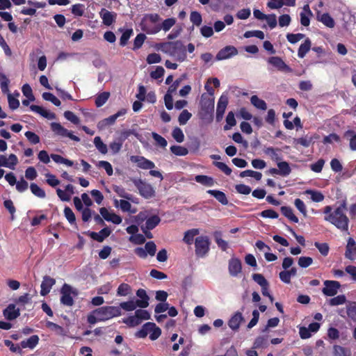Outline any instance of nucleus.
Returning a JSON list of instances; mask_svg holds the SVG:
<instances>
[{
  "instance_id": "nucleus-1",
  "label": "nucleus",
  "mask_w": 356,
  "mask_h": 356,
  "mask_svg": "<svg viewBox=\"0 0 356 356\" xmlns=\"http://www.w3.org/2000/svg\"><path fill=\"white\" fill-rule=\"evenodd\" d=\"M347 210L346 202L343 201L333 211L331 206L324 208V220L334 225L341 232H348L349 219L345 212Z\"/></svg>"
},
{
  "instance_id": "nucleus-2",
  "label": "nucleus",
  "mask_w": 356,
  "mask_h": 356,
  "mask_svg": "<svg viewBox=\"0 0 356 356\" xmlns=\"http://www.w3.org/2000/svg\"><path fill=\"white\" fill-rule=\"evenodd\" d=\"M156 48L172 56H176L179 62L186 58V48L180 40L159 43L156 45Z\"/></svg>"
},
{
  "instance_id": "nucleus-3",
  "label": "nucleus",
  "mask_w": 356,
  "mask_h": 356,
  "mask_svg": "<svg viewBox=\"0 0 356 356\" xmlns=\"http://www.w3.org/2000/svg\"><path fill=\"white\" fill-rule=\"evenodd\" d=\"M195 254L197 258L206 257L209 251L211 240L207 235L197 236L195 238Z\"/></svg>"
},
{
  "instance_id": "nucleus-4",
  "label": "nucleus",
  "mask_w": 356,
  "mask_h": 356,
  "mask_svg": "<svg viewBox=\"0 0 356 356\" xmlns=\"http://www.w3.org/2000/svg\"><path fill=\"white\" fill-rule=\"evenodd\" d=\"M161 19L157 13L146 14L141 21V29L147 34H156L159 32L154 31L159 27L158 22Z\"/></svg>"
},
{
  "instance_id": "nucleus-5",
  "label": "nucleus",
  "mask_w": 356,
  "mask_h": 356,
  "mask_svg": "<svg viewBox=\"0 0 356 356\" xmlns=\"http://www.w3.org/2000/svg\"><path fill=\"white\" fill-rule=\"evenodd\" d=\"M130 180L134 183L143 197L149 199L155 196V191L151 184L146 183L140 178H131Z\"/></svg>"
},
{
  "instance_id": "nucleus-6",
  "label": "nucleus",
  "mask_w": 356,
  "mask_h": 356,
  "mask_svg": "<svg viewBox=\"0 0 356 356\" xmlns=\"http://www.w3.org/2000/svg\"><path fill=\"white\" fill-rule=\"evenodd\" d=\"M94 314L98 315L101 321H105L113 317L121 315V310L115 306H104L94 310Z\"/></svg>"
},
{
  "instance_id": "nucleus-7",
  "label": "nucleus",
  "mask_w": 356,
  "mask_h": 356,
  "mask_svg": "<svg viewBox=\"0 0 356 356\" xmlns=\"http://www.w3.org/2000/svg\"><path fill=\"white\" fill-rule=\"evenodd\" d=\"M151 317L150 314L144 309H137L134 316H129L123 320V322L129 327H136L140 324L143 320H148Z\"/></svg>"
},
{
  "instance_id": "nucleus-8",
  "label": "nucleus",
  "mask_w": 356,
  "mask_h": 356,
  "mask_svg": "<svg viewBox=\"0 0 356 356\" xmlns=\"http://www.w3.org/2000/svg\"><path fill=\"white\" fill-rule=\"evenodd\" d=\"M60 302L65 306L71 307L74 305V301L72 296V293L77 295L76 291H73L72 288L67 284H64L60 289Z\"/></svg>"
},
{
  "instance_id": "nucleus-9",
  "label": "nucleus",
  "mask_w": 356,
  "mask_h": 356,
  "mask_svg": "<svg viewBox=\"0 0 356 356\" xmlns=\"http://www.w3.org/2000/svg\"><path fill=\"white\" fill-rule=\"evenodd\" d=\"M51 129L56 135L63 137H68L76 142L80 141V138L78 136L74 135L58 122H52L51 124Z\"/></svg>"
},
{
  "instance_id": "nucleus-10",
  "label": "nucleus",
  "mask_w": 356,
  "mask_h": 356,
  "mask_svg": "<svg viewBox=\"0 0 356 356\" xmlns=\"http://www.w3.org/2000/svg\"><path fill=\"white\" fill-rule=\"evenodd\" d=\"M277 165L278 168H270L268 173L272 175H278L282 177H287L291 174V168L288 162L280 161L277 163Z\"/></svg>"
},
{
  "instance_id": "nucleus-11",
  "label": "nucleus",
  "mask_w": 356,
  "mask_h": 356,
  "mask_svg": "<svg viewBox=\"0 0 356 356\" xmlns=\"http://www.w3.org/2000/svg\"><path fill=\"white\" fill-rule=\"evenodd\" d=\"M323 284L322 292L326 296H334L341 288L340 282L335 280H325Z\"/></svg>"
},
{
  "instance_id": "nucleus-12",
  "label": "nucleus",
  "mask_w": 356,
  "mask_h": 356,
  "mask_svg": "<svg viewBox=\"0 0 356 356\" xmlns=\"http://www.w3.org/2000/svg\"><path fill=\"white\" fill-rule=\"evenodd\" d=\"M268 63L275 67L278 71L290 73L293 72L285 62L279 56H271L267 60Z\"/></svg>"
},
{
  "instance_id": "nucleus-13",
  "label": "nucleus",
  "mask_w": 356,
  "mask_h": 356,
  "mask_svg": "<svg viewBox=\"0 0 356 356\" xmlns=\"http://www.w3.org/2000/svg\"><path fill=\"white\" fill-rule=\"evenodd\" d=\"M130 161L132 163H136L139 168L143 170L153 169L155 168V164L154 162L143 156H131Z\"/></svg>"
},
{
  "instance_id": "nucleus-14",
  "label": "nucleus",
  "mask_w": 356,
  "mask_h": 356,
  "mask_svg": "<svg viewBox=\"0 0 356 356\" xmlns=\"http://www.w3.org/2000/svg\"><path fill=\"white\" fill-rule=\"evenodd\" d=\"M238 54L237 49L234 46H226L221 49L216 54V58L218 60L228 59Z\"/></svg>"
},
{
  "instance_id": "nucleus-15",
  "label": "nucleus",
  "mask_w": 356,
  "mask_h": 356,
  "mask_svg": "<svg viewBox=\"0 0 356 356\" xmlns=\"http://www.w3.org/2000/svg\"><path fill=\"white\" fill-rule=\"evenodd\" d=\"M229 100L227 95H222L218 99L216 108V118L217 122L222 120Z\"/></svg>"
},
{
  "instance_id": "nucleus-16",
  "label": "nucleus",
  "mask_w": 356,
  "mask_h": 356,
  "mask_svg": "<svg viewBox=\"0 0 356 356\" xmlns=\"http://www.w3.org/2000/svg\"><path fill=\"white\" fill-rule=\"evenodd\" d=\"M214 108V99H209L207 100H203L202 103V110L204 111V113H201V118L206 119L207 116H209V120H212V113Z\"/></svg>"
},
{
  "instance_id": "nucleus-17",
  "label": "nucleus",
  "mask_w": 356,
  "mask_h": 356,
  "mask_svg": "<svg viewBox=\"0 0 356 356\" xmlns=\"http://www.w3.org/2000/svg\"><path fill=\"white\" fill-rule=\"evenodd\" d=\"M229 273L232 277H237L241 273L242 265L238 258L233 257L229 259L228 265Z\"/></svg>"
},
{
  "instance_id": "nucleus-18",
  "label": "nucleus",
  "mask_w": 356,
  "mask_h": 356,
  "mask_svg": "<svg viewBox=\"0 0 356 356\" xmlns=\"http://www.w3.org/2000/svg\"><path fill=\"white\" fill-rule=\"evenodd\" d=\"M99 16L102 19V22L106 26H111L116 19L117 14L114 12H111L106 8H102L99 12Z\"/></svg>"
},
{
  "instance_id": "nucleus-19",
  "label": "nucleus",
  "mask_w": 356,
  "mask_h": 356,
  "mask_svg": "<svg viewBox=\"0 0 356 356\" xmlns=\"http://www.w3.org/2000/svg\"><path fill=\"white\" fill-rule=\"evenodd\" d=\"M56 280L55 279L48 276L45 275L43 277V280L41 284V290H40V295L42 296H47L51 291L52 286L55 284Z\"/></svg>"
},
{
  "instance_id": "nucleus-20",
  "label": "nucleus",
  "mask_w": 356,
  "mask_h": 356,
  "mask_svg": "<svg viewBox=\"0 0 356 356\" xmlns=\"http://www.w3.org/2000/svg\"><path fill=\"white\" fill-rule=\"evenodd\" d=\"M111 233V230L108 227H104L99 232H88V234L95 241L98 242H102L104 240L109 236Z\"/></svg>"
},
{
  "instance_id": "nucleus-21",
  "label": "nucleus",
  "mask_w": 356,
  "mask_h": 356,
  "mask_svg": "<svg viewBox=\"0 0 356 356\" xmlns=\"http://www.w3.org/2000/svg\"><path fill=\"white\" fill-rule=\"evenodd\" d=\"M4 317L8 321H13L17 318L19 315V309L16 308L14 304H10L3 311Z\"/></svg>"
},
{
  "instance_id": "nucleus-22",
  "label": "nucleus",
  "mask_w": 356,
  "mask_h": 356,
  "mask_svg": "<svg viewBox=\"0 0 356 356\" xmlns=\"http://www.w3.org/2000/svg\"><path fill=\"white\" fill-rule=\"evenodd\" d=\"M136 296L140 298V299L136 301L138 307L140 308L147 307L149 305V298L147 296L146 291L143 289H139L136 291Z\"/></svg>"
},
{
  "instance_id": "nucleus-23",
  "label": "nucleus",
  "mask_w": 356,
  "mask_h": 356,
  "mask_svg": "<svg viewBox=\"0 0 356 356\" xmlns=\"http://www.w3.org/2000/svg\"><path fill=\"white\" fill-rule=\"evenodd\" d=\"M345 257L350 260H354L356 258V243L353 238L348 240Z\"/></svg>"
},
{
  "instance_id": "nucleus-24",
  "label": "nucleus",
  "mask_w": 356,
  "mask_h": 356,
  "mask_svg": "<svg viewBox=\"0 0 356 356\" xmlns=\"http://www.w3.org/2000/svg\"><path fill=\"white\" fill-rule=\"evenodd\" d=\"M263 152L266 155L269 156L273 161H276L277 163L282 160V150L280 148L268 147L264 148Z\"/></svg>"
},
{
  "instance_id": "nucleus-25",
  "label": "nucleus",
  "mask_w": 356,
  "mask_h": 356,
  "mask_svg": "<svg viewBox=\"0 0 356 356\" xmlns=\"http://www.w3.org/2000/svg\"><path fill=\"white\" fill-rule=\"evenodd\" d=\"M243 321V317L242 314L239 312H237L229 320L228 325L232 330L236 331L238 330Z\"/></svg>"
},
{
  "instance_id": "nucleus-26",
  "label": "nucleus",
  "mask_w": 356,
  "mask_h": 356,
  "mask_svg": "<svg viewBox=\"0 0 356 356\" xmlns=\"http://www.w3.org/2000/svg\"><path fill=\"white\" fill-rule=\"evenodd\" d=\"M39 337L38 335H32L29 339L23 340L20 342L22 348L33 349L39 343Z\"/></svg>"
},
{
  "instance_id": "nucleus-27",
  "label": "nucleus",
  "mask_w": 356,
  "mask_h": 356,
  "mask_svg": "<svg viewBox=\"0 0 356 356\" xmlns=\"http://www.w3.org/2000/svg\"><path fill=\"white\" fill-rule=\"evenodd\" d=\"M200 229L197 228H193L187 230L184 232L183 241L187 245H192L195 243L194 237L199 235Z\"/></svg>"
},
{
  "instance_id": "nucleus-28",
  "label": "nucleus",
  "mask_w": 356,
  "mask_h": 356,
  "mask_svg": "<svg viewBox=\"0 0 356 356\" xmlns=\"http://www.w3.org/2000/svg\"><path fill=\"white\" fill-rule=\"evenodd\" d=\"M213 237L218 247L222 251H226L229 248L228 242L222 238V232L220 231H215Z\"/></svg>"
},
{
  "instance_id": "nucleus-29",
  "label": "nucleus",
  "mask_w": 356,
  "mask_h": 356,
  "mask_svg": "<svg viewBox=\"0 0 356 356\" xmlns=\"http://www.w3.org/2000/svg\"><path fill=\"white\" fill-rule=\"evenodd\" d=\"M176 23V19L174 17L165 19L161 24H159V27L155 29L154 31L160 32L161 30L165 32L168 31Z\"/></svg>"
},
{
  "instance_id": "nucleus-30",
  "label": "nucleus",
  "mask_w": 356,
  "mask_h": 356,
  "mask_svg": "<svg viewBox=\"0 0 356 356\" xmlns=\"http://www.w3.org/2000/svg\"><path fill=\"white\" fill-rule=\"evenodd\" d=\"M30 109L35 113H39L42 117L51 120L55 118V114L54 113H51L45 109H44L42 106L38 105H31Z\"/></svg>"
},
{
  "instance_id": "nucleus-31",
  "label": "nucleus",
  "mask_w": 356,
  "mask_h": 356,
  "mask_svg": "<svg viewBox=\"0 0 356 356\" xmlns=\"http://www.w3.org/2000/svg\"><path fill=\"white\" fill-rule=\"evenodd\" d=\"M207 193L213 196L222 205H227L229 202L225 193L220 191L209 190Z\"/></svg>"
},
{
  "instance_id": "nucleus-32",
  "label": "nucleus",
  "mask_w": 356,
  "mask_h": 356,
  "mask_svg": "<svg viewBox=\"0 0 356 356\" xmlns=\"http://www.w3.org/2000/svg\"><path fill=\"white\" fill-rule=\"evenodd\" d=\"M312 42L309 38H307L302 44H300L298 51V56L300 58H303L307 52L310 50Z\"/></svg>"
},
{
  "instance_id": "nucleus-33",
  "label": "nucleus",
  "mask_w": 356,
  "mask_h": 356,
  "mask_svg": "<svg viewBox=\"0 0 356 356\" xmlns=\"http://www.w3.org/2000/svg\"><path fill=\"white\" fill-rule=\"evenodd\" d=\"M317 19L328 28H333L335 25L334 20L329 13H323L321 16L318 13Z\"/></svg>"
},
{
  "instance_id": "nucleus-34",
  "label": "nucleus",
  "mask_w": 356,
  "mask_h": 356,
  "mask_svg": "<svg viewBox=\"0 0 356 356\" xmlns=\"http://www.w3.org/2000/svg\"><path fill=\"white\" fill-rule=\"evenodd\" d=\"M344 137L349 140V147L352 151L356 152V132L348 129L344 133Z\"/></svg>"
},
{
  "instance_id": "nucleus-35",
  "label": "nucleus",
  "mask_w": 356,
  "mask_h": 356,
  "mask_svg": "<svg viewBox=\"0 0 356 356\" xmlns=\"http://www.w3.org/2000/svg\"><path fill=\"white\" fill-rule=\"evenodd\" d=\"M282 213L290 220L291 222L298 223L299 220L293 213V209L290 207L283 206L280 209Z\"/></svg>"
},
{
  "instance_id": "nucleus-36",
  "label": "nucleus",
  "mask_w": 356,
  "mask_h": 356,
  "mask_svg": "<svg viewBox=\"0 0 356 356\" xmlns=\"http://www.w3.org/2000/svg\"><path fill=\"white\" fill-rule=\"evenodd\" d=\"M195 180L204 186H213L214 185V180L212 177L207 176V175H196L195 177Z\"/></svg>"
},
{
  "instance_id": "nucleus-37",
  "label": "nucleus",
  "mask_w": 356,
  "mask_h": 356,
  "mask_svg": "<svg viewBox=\"0 0 356 356\" xmlns=\"http://www.w3.org/2000/svg\"><path fill=\"white\" fill-rule=\"evenodd\" d=\"M251 104L258 109L266 111L267 109V104L266 102L260 98H259L257 95H252L250 97Z\"/></svg>"
},
{
  "instance_id": "nucleus-38",
  "label": "nucleus",
  "mask_w": 356,
  "mask_h": 356,
  "mask_svg": "<svg viewBox=\"0 0 356 356\" xmlns=\"http://www.w3.org/2000/svg\"><path fill=\"white\" fill-rule=\"evenodd\" d=\"M160 221L161 219L157 215L152 216L147 219L144 227L147 230H152L159 224Z\"/></svg>"
},
{
  "instance_id": "nucleus-39",
  "label": "nucleus",
  "mask_w": 356,
  "mask_h": 356,
  "mask_svg": "<svg viewBox=\"0 0 356 356\" xmlns=\"http://www.w3.org/2000/svg\"><path fill=\"white\" fill-rule=\"evenodd\" d=\"M305 193L310 195L311 200L315 202H321L325 198L323 194L321 191H318L308 189L305 191Z\"/></svg>"
},
{
  "instance_id": "nucleus-40",
  "label": "nucleus",
  "mask_w": 356,
  "mask_h": 356,
  "mask_svg": "<svg viewBox=\"0 0 356 356\" xmlns=\"http://www.w3.org/2000/svg\"><path fill=\"white\" fill-rule=\"evenodd\" d=\"M94 144L98 151L102 154H106L108 152V147L106 144L104 143L102 138L99 136H96L94 138Z\"/></svg>"
},
{
  "instance_id": "nucleus-41",
  "label": "nucleus",
  "mask_w": 356,
  "mask_h": 356,
  "mask_svg": "<svg viewBox=\"0 0 356 356\" xmlns=\"http://www.w3.org/2000/svg\"><path fill=\"white\" fill-rule=\"evenodd\" d=\"M149 323L153 325V327H150L149 328V339L152 341H154L161 336V330L159 327H157L154 323L149 322Z\"/></svg>"
},
{
  "instance_id": "nucleus-42",
  "label": "nucleus",
  "mask_w": 356,
  "mask_h": 356,
  "mask_svg": "<svg viewBox=\"0 0 356 356\" xmlns=\"http://www.w3.org/2000/svg\"><path fill=\"white\" fill-rule=\"evenodd\" d=\"M334 356H350V352L347 348L339 345H334L333 346Z\"/></svg>"
},
{
  "instance_id": "nucleus-43",
  "label": "nucleus",
  "mask_w": 356,
  "mask_h": 356,
  "mask_svg": "<svg viewBox=\"0 0 356 356\" xmlns=\"http://www.w3.org/2000/svg\"><path fill=\"white\" fill-rule=\"evenodd\" d=\"M110 93L108 92H103L97 95L95 99V105L97 107L102 106L108 99Z\"/></svg>"
},
{
  "instance_id": "nucleus-44",
  "label": "nucleus",
  "mask_w": 356,
  "mask_h": 356,
  "mask_svg": "<svg viewBox=\"0 0 356 356\" xmlns=\"http://www.w3.org/2000/svg\"><path fill=\"white\" fill-rule=\"evenodd\" d=\"M150 327H153V325L150 324L149 322L145 323L142 326L141 329L136 332V337L142 339L145 338L147 336V334L149 333Z\"/></svg>"
},
{
  "instance_id": "nucleus-45",
  "label": "nucleus",
  "mask_w": 356,
  "mask_h": 356,
  "mask_svg": "<svg viewBox=\"0 0 356 356\" xmlns=\"http://www.w3.org/2000/svg\"><path fill=\"white\" fill-rule=\"evenodd\" d=\"M134 34V31L132 29H126L122 34L120 39V45L122 47H124L127 45L129 38Z\"/></svg>"
},
{
  "instance_id": "nucleus-46",
  "label": "nucleus",
  "mask_w": 356,
  "mask_h": 356,
  "mask_svg": "<svg viewBox=\"0 0 356 356\" xmlns=\"http://www.w3.org/2000/svg\"><path fill=\"white\" fill-rule=\"evenodd\" d=\"M113 190L120 197H123L128 200H131L132 195L127 193L123 187H122L120 186L114 185V186H113Z\"/></svg>"
},
{
  "instance_id": "nucleus-47",
  "label": "nucleus",
  "mask_w": 356,
  "mask_h": 356,
  "mask_svg": "<svg viewBox=\"0 0 356 356\" xmlns=\"http://www.w3.org/2000/svg\"><path fill=\"white\" fill-rule=\"evenodd\" d=\"M30 189L34 195L40 198H44L46 197L44 191L35 183L31 184Z\"/></svg>"
},
{
  "instance_id": "nucleus-48",
  "label": "nucleus",
  "mask_w": 356,
  "mask_h": 356,
  "mask_svg": "<svg viewBox=\"0 0 356 356\" xmlns=\"http://www.w3.org/2000/svg\"><path fill=\"white\" fill-rule=\"evenodd\" d=\"M9 83L10 81L5 74L0 75V87L1 91L3 94H7L8 95V93H10V90L8 88Z\"/></svg>"
},
{
  "instance_id": "nucleus-49",
  "label": "nucleus",
  "mask_w": 356,
  "mask_h": 356,
  "mask_svg": "<svg viewBox=\"0 0 356 356\" xmlns=\"http://www.w3.org/2000/svg\"><path fill=\"white\" fill-rule=\"evenodd\" d=\"M146 38L147 37L144 33L138 34L134 39V47L132 49L134 51L139 49L143 46Z\"/></svg>"
},
{
  "instance_id": "nucleus-50",
  "label": "nucleus",
  "mask_w": 356,
  "mask_h": 356,
  "mask_svg": "<svg viewBox=\"0 0 356 356\" xmlns=\"http://www.w3.org/2000/svg\"><path fill=\"white\" fill-rule=\"evenodd\" d=\"M131 291V286L126 283H122L119 285L117 290V295L120 296H126Z\"/></svg>"
},
{
  "instance_id": "nucleus-51",
  "label": "nucleus",
  "mask_w": 356,
  "mask_h": 356,
  "mask_svg": "<svg viewBox=\"0 0 356 356\" xmlns=\"http://www.w3.org/2000/svg\"><path fill=\"white\" fill-rule=\"evenodd\" d=\"M268 346V337L264 336L258 337L253 344L254 348H263Z\"/></svg>"
},
{
  "instance_id": "nucleus-52",
  "label": "nucleus",
  "mask_w": 356,
  "mask_h": 356,
  "mask_svg": "<svg viewBox=\"0 0 356 356\" xmlns=\"http://www.w3.org/2000/svg\"><path fill=\"white\" fill-rule=\"evenodd\" d=\"M170 151L172 152V154L177 156H186L188 153V150L187 148L179 145L171 146Z\"/></svg>"
},
{
  "instance_id": "nucleus-53",
  "label": "nucleus",
  "mask_w": 356,
  "mask_h": 356,
  "mask_svg": "<svg viewBox=\"0 0 356 356\" xmlns=\"http://www.w3.org/2000/svg\"><path fill=\"white\" fill-rule=\"evenodd\" d=\"M190 20L193 25L199 26L202 22V17L199 12L192 11L190 15Z\"/></svg>"
},
{
  "instance_id": "nucleus-54",
  "label": "nucleus",
  "mask_w": 356,
  "mask_h": 356,
  "mask_svg": "<svg viewBox=\"0 0 356 356\" xmlns=\"http://www.w3.org/2000/svg\"><path fill=\"white\" fill-rule=\"evenodd\" d=\"M42 96L44 100L51 102L56 106H59L61 104L60 101L51 92H43Z\"/></svg>"
},
{
  "instance_id": "nucleus-55",
  "label": "nucleus",
  "mask_w": 356,
  "mask_h": 356,
  "mask_svg": "<svg viewBox=\"0 0 356 356\" xmlns=\"http://www.w3.org/2000/svg\"><path fill=\"white\" fill-rule=\"evenodd\" d=\"M136 307H138L137 302L133 300H129L127 302H122L120 304V307H118L120 309H123L125 311L131 312L134 310Z\"/></svg>"
},
{
  "instance_id": "nucleus-56",
  "label": "nucleus",
  "mask_w": 356,
  "mask_h": 356,
  "mask_svg": "<svg viewBox=\"0 0 356 356\" xmlns=\"http://www.w3.org/2000/svg\"><path fill=\"white\" fill-rule=\"evenodd\" d=\"M226 124L224 126L225 130H228L231 127H234L236 124V121L234 118V113L232 111H229L226 117Z\"/></svg>"
},
{
  "instance_id": "nucleus-57",
  "label": "nucleus",
  "mask_w": 356,
  "mask_h": 356,
  "mask_svg": "<svg viewBox=\"0 0 356 356\" xmlns=\"http://www.w3.org/2000/svg\"><path fill=\"white\" fill-rule=\"evenodd\" d=\"M192 117V114L188 110H183L179 114L178 122L180 125H184Z\"/></svg>"
},
{
  "instance_id": "nucleus-58",
  "label": "nucleus",
  "mask_w": 356,
  "mask_h": 356,
  "mask_svg": "<svg viewBox=\"0 0 356 356\" xmlns=\"http://www.w3.org/2000/svg\"><path fill=\"white\" fill-rule=\"evenodd\" d=\"M346 298L344 295H339L336 297H334L329 300V305L330 306H337L343 305L346 302Z\"/></svg>"
},
{
  "instance_id": "nucleus-59",
  "label": "nucleus",
  "mask_w": 356,
  "mask_h": 356,
  "mask_svg": "<svg viewBox=\"0 0 356 356\" xmlns=\"http://www.w3.org/2000/svg\"><path fill=\"white\" fill-rule=\"evenodd\" d=\"M24 136L27 140L33 145H36L40 141L39 136L33 131H27L25 132Z\"/></svg>"
},
{
  "instance_id": "nucleus-60",
  "label": "nucleus",
  "mask_w": 356,
  "mask_h": 356,
  "mask_svg": "<svg viewBox=\"0 0 356 356\" xmlns=\"http://www.w3.org/2000/svg\"><path fill=\"white\" fill-rule=\"evenodd\" d=\"M97 166L104 168L108 176H111L113 173L111 164L106 161H100L97 163Z\"/></svg>"
},
{
  "instance_id": "nucleus-61",
  "label": "nucleus",
  "mask_w": 356,
  "mask_h": 356,
  "mask_svg": "<svg viewBox=\"0 0 356 356\" xmlns=\"http://www.w3.org/2000/svg\"><path fill=\"white\" fill-rule=\"evenodd\" d=\"M172 136L177 143H182L184 140V134L179 127H175L172 130Z\"/></svg>"
},
{
  "instance_id": "nucleus-62",
  "label": "nucleus",
  "mask_w": 356,
  "mask_h": 356,
  "mask_svg": "<svg viewBox=\"0 0 356 356\" xmlns=\"http://www.w3.org/2000/svg\"><path fill=\"white\" fill-rule=\"evenodd\" d=\"M152 136L153 139L156 141L157 145L163 148L166 147L168 143L167 140L163 137H162L161 135L158 134L156 132H152Z\"/></svg>"
},
{
  "instance_id": "nucleus-63",
  "label": "nucleus",
  "mask_w": 356,
  "mask_h": 356,
  "mask_svg": "<svg viewBox=\"0 0 356 356\" xmlns=\"http://www.w3.org/2000/svg\"><path fill=\"white\" fill-rule=\"evenodd\" d=\"M294 205L295 207H296V209L305 216L306 217L307 216V208H306V206L304 203V202L299 199V198H297L294 201Z\"/></svg>"
},
{
  "instance_id": "nucleus-64",
  "label": "nucleus",
  "mask_w": 356,
  "mask_h": 356,
  "mask_svg": "<svg viewBox=\"0 0 356 356\" xmlns=\"http://www.w3.org/2000/svg\"><path fill=\"white\" fill-rule=\"evenodd\" d=\"M122 145H123V143L121 141H120L118 139L111 142L109 144V148H110L112 154H118L120 151V149L122 147Z\"/></svg>"
}]
</instances>
